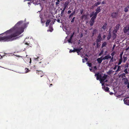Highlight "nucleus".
<instances>
[{
  "label": "nucleus",
  "instance_id": "f257e3e1",
  "mask_svg": "<svg viewBox=\"0 0 129 129\" xmlns=\"http://www.w3.org/2000/svg\"><path fill=\"white\" fill-rule=\"evenodd\" d=\"M22 21H19L12 28L7 31L5 33H10L13 32V33L7 36L0 37V41L8 42L16 40L17 38L15 37L18 36L22 33L25 27L26 24L24 23L22 24Z\"/></svg>",
  "mask_w": 129,
  "mask_h": 129
},
{
  "label": "nucleus",
  "instance_id": "f03ea898",
  "mask_svg": "<svg viewBox=\"0 0 129 129\" xmlns=\"http://www.w3.org/2000/svg\"><path fill=\"white\" fill-rule=\"evenodd\" d=\"M41 61L39 62L40 66L42 67H45L46 65L49 63V62L47 59L42 58L41 59Z\"/></svg>",
  "mask_w": 129,
  "mask_h": 129
},
{
  "label": "nucleus",
  "instance_id": "7ed1b4c3",
  "mask_svg": "<svg viewBox=\"0 0 129 129\" xmlns=\"http://www.w3.org/2000/svg\"><path fill=\"white\" fill-rule=\"evenodd\" d=\"M96 17L93 15V16L91 18L89 21L90 25L92 26L93 25L94 23V20L96 18Z\"/></svg>",
  "mask_w": 129,
  "mask_h": 129
},
{
  "label": "nucleus",
  "instance_id": "20e7f679",
  "mask_svg": "<svg viewBox=\"0 0 129 129\" xmlns=\"http://www.w3.org/2000/svg\"><path fill=\"white\" fill-rule=\"evenodd\" d=\"M100 6H99L95 10L96 12L95 13H94V12H92V13H94V15L97 17V15L101 11V9H100Z\"/></svg>",
  "mask_w": 129,
  "mask_h": 129
},
{
  "label": "nucleus",
  "instance_id": "39448f33",
  "mask_svg": "<svg viewBox=\"0 0 129 129\" xmlns=\"http://www.w3.org/2000/svg\"><path fill=\"white\" fill-rule=\"evenodd\" d=\"M107 75L104 74V76L102 77L101 80H100V82H104L105 80L107 79Z\"/></svg>",
  "mask_w": 129,
  "mask_h": 129
},
{
  "label": "nucleus",
  "instance_id": "423d86ee",
  "mask_svg": "<svg viewBox=\"0 0 129 129\" xmlns=\"http://www.w3.org/2000/svg\"><path fill=\"white\" fill-rule=\"evenodd\" d=\"M95 76H96V79L97 80H100L102 77L101 74L99 72L95 73Z\"/></svg>",
  "mask_w": 129,
  "mask_h": 129
},
{
  "label": "nucleus",
  "instance_id": "0eeeda50",
  "mask_svg": "<svg viewBox=\"0 0 129 129\" xmlns=\"http://www.w3.org/2000/svg\"><path fill=\"white\" fill-rule=\"evenodd\" d=\"M118 14V12H113L111 14V16L112 18H117Z\"/></svg>",
  "mask_w": 129,
  "mask_h": 129
},
{
  "label": "nucleus",
  "instance_id": "6e6552de",
  "mask_svg": "<svg viewBox=\"0 0 129 129\" xmlns=\"http://www.w3.org/2000/svg\"><path fill=\"white\" fill-rule=\"evenodd\" d=\"M129 30V24L124 27L123 28V31L124 33H126Z\"/></svg>",
  "mask_w": 129,
  "mask_h": 129
},
{
  "label": "nucleus",
  "instance_id": "1a4fd4ad",
  "mask_svg": "<svg viewBox=\"0 0 129 129\" xmlns=\"http://www.w3.org/2000/svg\"><path fill=\"white\" fill-rule=\"evenodd\" d=\"M123 101L124 103L129 105V97H127L123 99Z\"/></svg>",
  "mask_w": 129,
  "mask_h": 129
},
{
  "label": "nucleus",
  "instance_id": "9d476101",
  "mask_svg": "<svg viewBox=\"0 0 129 129\" xmlns=\"http://www.w3.org/2000/svg\"><path fill=\"white\" fill-rule=\"evenodd\" d=\"M102 39L101 37V35L99 34L98 36L97 39L96 40V42H100Z\"/></svg>",
  "mask_w": 129,
  "mask_h": 129
},
{
  "label": "nucleus",
  "instance_id": "9b49d317",
  "mask_svg": "<svg viewBox=\"0 0 129 129\" xmlns=\"http://www.w3.org/2000/svg\"><path fill=\"white\" fill-rule=\"evenodd\" d=\"M37 71V73L38 75L40 76L41 77H42L44 75V74L42 71Z\"/></svg>",
  "mask_w": 129,
  "mask_h": 129
},
{
  "label": "nucleus",
  "instance_id": "f8f14e48",
  "mask_svg": "<svg viewBox=\"0 0 129 129\" xmlns=\"http://www.w3.org/2000/svg\"><path fill=\"white\" fill-rule=\"evenodd\" d=\"M103 60H104V59H103V58H102V57L98 58L96 59L97 61L99 64L101 63Z\"/></svg>",
  "mask_w": 129,
  "mask_h": 129
},
{
  "label": "nucleus",
  "instance_id": "ddd939ff",
  "mask_svg": "<svg viewBox=\"0 0 129 129\" xmlns=\"http://www.w3.org/2000/svg\"><path fill=\"white\" fill-rule=\"evenodd\" d=\"M111 58V56L109 55L108 54L107 55L103 57V59L104 60L108 59L109 58Z\"/></svg>",
  "mask_w": 129,
  "mask_h": 129
},
{
  "label": "nucleus",
  "instance_id": "4468645a",
  "mask_svg": "<svg viewBox=\"0 0 129 129\" xmlns=\"http://www.w3.org/2000/svg\"><path fill=\"white\" fill-rule=\"evenodd\" d=\"M102 88L104 90L107 92H109V88L108 87H105V86H104L102 87Z\"/></svg>",
  "mask_w": 129,
  "mask_h": 129
},
{
  "label": "nucleus",
  "instance_id": "2eb2a0df",
  "mask_svg": "<svg viewBox=\"0 0 129 129\" xmlns=\"http://www.w3.org/2000/svg\"><path fill=\"white\" fill-rule=\"evenodd\" d=\"M69 4V2L68 1H66L64 5V8L66 9L67 7L68 6Z\"/></svg>",
  "mask_w": 129,
  "mask_h": 129
},
{
  "label": "nucleus",
  "instance_id": "dca6fc26",
  "mask_svg": "<svg viewBox=\"0 0 129 129\" xmlns=\"http://www.w3.org/2000/svg\"><path fill=\"white\" fill-rule=\"evenodd\" d=\"M97 31V30L96 29L94 28L93 29L92 33V36H93L94 35L96 34Z\"/></svg>",
  "mask_w": 129,
  "mask_h": 129
},
{
  "label": "nucleus",
  "instance_id": "f3484780",
  "mask_svg": "<svg viewBox=\"0 0 129 129\" xmlns=\"http://www.w3.org/2000/svg\"><path fill=\"white\" fill-rule=\"evenodd\" d=\"M129 8V5H128L127 7L125 8L124 11L125 12H127L128 11V9Z\"/></svg>",
  "mask_w": 129,
  "mask_h": 129
},
{
  "label": "nucleus",
  "instance_id": "a211bd4d",
  "mask_svg": "<svg viewBox=\"0 0 129 129\" xmlns=\"http://www.w3.org/2000/svg\"><path fill=\"white\" fill-rule=\"evenodd\" d=\"M107 44V43L106 42H104L102 44V45L101 46V48H102L104 47H106Z\"/></svg>",
  "mask_w": 129,
  "mask_h": 129
},
{
  "label": "nucleus",
  "instance_id": "6ab92c4d",
  "mask_svg": "<svg viewBox=\"0 0 129 129\" xmlns=\"http://www.w3.org/2000/svg\"><path fill=\"white\" fill-rule=\"evenodd\" d=\"M107 24V23H105L102 26V28L104 30L106 29Z\"/></svg>",
  "mask_w": 129,
  "mask_h": 129
},
{
  "label": "nucleus",
  "instance_id": "aec40b11",
  "mask_svg": "<svg viewBox=\"0 0 129 129\" xmlns=\"http://www.w3.org/2000/svg\"><path fill=\"white\" fill-rule=\"evenodd\" d=\"M82 48H81V47L78 48H77L76 49L77 50V53L78 54L81 51V50L82 49Z\"/></svg>",
  "mask_w": 129,
  "mask_h": 129
},
{
  "label": "nucleus",
  "instance_id": "412c9836",
  "mask_svg": "<svg viewBox=\"0 0 129 129\" xmlns=\"http://www.w3.org/2000/svg\"><path fill=\"white\" fill-rule=\"evenodd\" d=\"M51 21L50 19L47 20L46 23V26L47 27L49 25V24Z\"/></svg>",
  "mask_w": 129,
  "mask_h": 129
},
{
  "label": "nucleus",
  "instance_id": "4be33fe9",
  "mask_svg": "<svg viewBox=\"0 0 129 129\" xmlns=\"http://www.w3.org/2000/svg\"><path fill=\"white\" fill-rule=\"evenodd\" d=\"M111 37V33H109V34H108V36L107 37V40H109L110 39Z\"/></svg>",
  "mask_w": 129,
  "mask_h": 129
},
{
  "label": "nucleus",
  "instance_id": "5701e85b",
  "mask_svg": "<svg viewBox=\"0 0 129 129\" xmlns=\"http://www.w3.org/2000/svg\"><path fill=\"white\" fill-rule=\"evenodd\" d=\"M116 34L115 33H112V38L113 40H114L116 38Z\"/></svg>",
  "mask_w": 129,
  "mask_h": 129
},
{
  "label": "nucleus",
  "instance_id": "b1692460",
  "mask_svg": "<svg viewBox=\"0 0 129 129\" xmlns=\"http://www.w3.org/2000/svg\"><path fill=\"white\" fill-rule=\"evenodd\" d=\"M77 50L76 48H74L73 50H70L69 51V52L70 53H72V52H77Z\"/></svg>",
  "mask_w": 129,
  "mask_h": 129
},
{
  "label": "nucleus",
  "instance_id": "393cba45",
  "mask_svg": "<svg viewBox=\"0 0 129 129\" xmlns=\"http://www.w3.org/2000/svg\"><path fill=\"white\" fill-rule=\"evenodd\" d=\"M120 26L119 24H118L116 25L114 28L118 30Z\"/></svg>",
  "mask_w": 129,
  "mask_h": 129
},
{
  "label": "nucleus",
  "instance_id": "a878e982",
  "mask_svg": "<svg viewBox=\"0 0 129 129\" xmlns=\"http://www.w3.org/2000/svg\"><path fill=\"white\" fill-rule=\"evenodd\" d=\"M66 9H64V8H63V10H62L61 12V14H60V15H61V17H62L63 16V13L64 12V11Z\"/></svg>",
  "mask_w": 129,
  "mask_h": 129
},
{
  "label": "nucleus",
  "instance_id": "bb28decb",
  "mask_svg": "<svg viewBox=\"0 0 129 129\" xmlns=\"http://www.w3.org/2000/svg\"><path fill=\"white\" fill-rule=\"evenodd\" d=\"M25 73H27L30 71V70L27 68H25Z\"/></svg>",
  "mask_w": 129,
  "mask_h": 129
},
{
  "label": "nucleus",
  "instance_id": "cd10ccee",
  "mask_svg": "<svg viewBox=\"0 0 129 129\" xmlns=\"http://www.w3.org/2000/svg\"><path fill=\"white\" fill-rule=\"evenodd\" d=\"M122 61V58H120L119 60V62L118 63V65H120Z\"/></svg>",
  "mask_w": 129,
  "mask_h": 129
},
{
  "label": "nucleus",
  "instance_id": "c85d7f7f",
  "mask_svg": "<svg viewBox=\"0 0 129 129\" xmlns=\"http://www.w3.org/2000/svg\"><path fill=\"white\" fill-rule=\"evenodd\" d=\"M129 64L128 62L126 63V64L125 65L124 68H127L128 67Z\"/></svg>",
  "mask_w": 129,
  "mask_h": 129
},
{
  "label": "nucleus",
  "instance_id": "c756f323",
  "mask_svg": "<svg viewBox=\"0 0 129 129\" xmlns=\"http://www.w3.org/2000/svg\"><path fill=\"white\" fill-rule=\"evenodd\" d=\"M101 3L99 2H97L95 3L94 4V6H98L100 5Z\"/></svg>",
  "mask_w": 129,
  "mask_h": 129
},
{
  "label": "nucleus",
  "instance_id": "7c9ffc66",
  "mask_svg": "<svg viewBox=\"0 0 129 129\" xmlns=\"http://www.w3.org/2000/svg\"><path fill=\"white\" fill-rule=\"evenodd\" d=\"M111 59L109 61L110 63L112 62L113 61V57H111Z\"/></svg>",
  "mask_w": 129,
  "mask_h": 129
},
{
  "label": "nucleus",
  "instance_id": "2f4dec72",
  "mask_svg": "<svg viewBox=\"0 0 129 129\" xmlns=\"http://www.w3.org/2000/svg\"><path fill=\"white\" fill-rule=\"evenodd\" d=\"M118 30L114 28L113 31V33H117Z\"/></svg>",
  "mask_w": 129,
  "mask_h": 129
},
{
  "label": "nucleus",
  "instance_id": "473e14b6",
  "mask_svg": "<svg viewBox=\"0 0 129 129\" xmlns=\"http://www.w3.org/2000/svg\"><path fill=\"white\" fill-rule=\"evenodd\" d=\"M124 58L123 61L124 62H125L126 60H127V57H126L123 56V57Z\"/></svg>",
  "mask_w": 129,
  "mask_h": 129
},
{
  "label": "nucleus",
  "instance_id": "72a5a7b5",
  "mask_svg": "<svg viewBox=\"0 0 129 129\" xmlns=\"http://www.w3.org/2000/svg\"><path fill=\"white\" fill-rule=\"evenodd\" d=\"M112 70H109L107 72V73L108 75H110L111 74V73L112 72Z\"/></svg>",
  "mask_w": 129,
  "mask_h": 129
},
{
  "label": "nucleus",
  "instance_id": "f704fd0d",
  "mask_svg": "<svg viewBox=\"0 0 129 129\" xmlns=\"http://www.w3.org/2000/svg\"><path fill=\"white\" fill-rule=\"evenodd\" d=\"M127 68H125L124 70V72L126 74H127L128 72L127 71Z\"/></svg>",
  "mask_w": 129,
  "mask_h": 129
},
{
  "label": "nucleus",
  "instance_id": "c9c22d12",
  "mask_svg": "<svg viewBox=\"0 0 129 129\" xmlns=\"http://www.w3.org/2000/svg\"><path fill=\"white\" fill-rule=\"evenodd\" d=\"M103 53V51L102 50L101 51V52L99 54V56H100Z\"/></svg>",
  "mask_w": 129,
  "mask_h": 129
},
{
  "label": "nucleus",
  "instance_id": "e433bc0d",
  "mask_svg": "<svg viewBox=\"0 0 129 129\" xmlns=\"http://www.w3.org/2000/svg\"><path fill=\"white\" fill-rule=\"evenodd\" d=\"M115 53V51L111 53V55L112 56V57H113Z\"/></svg>",
  "mask_w": 129,
  "mask_h": 129
},
{
  "label": "nucleus",
  "instance_id": "4c0bfd02",
  "mask_svg": "<svg viewBox=\"0 0 129 129\" xmlns=\"http://www.w3.org/2000/svg\"><path fill=\"white\" fill-rule=\"evenodd\" d=\"M125 73H123V74H121V76H122V77H126V75H125Z\"/></svg>",
  "mask_w": 129,
  "mask_h": 129
},
{
  "label": "nucleus",
  "instance_id": "58836bf2",
  "mask_svg": "<svg viewBox=\"0 0 129 129\" xmlns=\"http://www.w3.org/2000/svg\"><path fill=\"white\" fill-rule=\"evenodd\" d=\"M118 68L117 69L118 70H119V71H120L121 70V66H118Z\"/></svg>",
  "mask_w": 129,
  "mask_h": 129
},
{
  "label": "nucleus",
  "instance_id": "ea45409f",
  "mask_svg": "<svg viewBox=\"0 0 129 129\" xmlns=\"http://www.w3.org/2000/svg\"><path fill=\"white\" fill-rule=\"evenodd\" d=\"M88 66L89 67H91L92 66V64L91 63H88Z\"/></svg>",
  "mask_w": 129,
  "mask_h": 129
},
{
  "label": "nucleus",
  "instance_id": "a19ab883",
  "mask_svg": "<svg viewBox=\"0 0 129 129\" xmlns=\"http://www.w3.org/2000/svg\"><path fill=\"white\" fill-rule=\"evenodd\" d=\"M123 54V52H122V53H120V58H122V55Z\"/></svg>",
  "mask_w": 129,
  "mask_h": 129
},
{
  "label": "nucleus",
  "instance_id": "79ce46f5",
  "mask_svg": "<svg viewBox=\"0 0 129 129\" xmlns=\"http://www.w3.org/2000/svg\"><path fill=\"white\" fill-rule=\"evenodd\" d=\"M75 11H74L71 14V15L72 16H73L75 14Z\"/></svg>",
  "mask_w": 129,
  "mask_h": 129
},
{
  "label": "nucleus",
  "instance_id": "37998d69",
  "mask_svg": "<svg viewBox=\"0 0 129 129\" xmlns=\"http://www.w3.org/2000/svg\"><path fill=\"white\" fill-rule=\"evenodd\" d=\"M116 45L114 44L112 48V51H113Z\"/></svg>",
  "mask_w": 129,
  "mask_h": 129
},
{
  "label": "nucleus",
  "instance_id": "c03bdc74",
  "mask_svg": "<svg viewBox=\"0 0 129 129\" xmlns=\"http://www.w3.org/2000/svg\"><path fill=\"white\" fill-rule=\"evenodd\" d=\"M75 18V17H74L72 19L71 21L72 23H73V22H74Z\"/></svg>",
  "mask_w": 129,
  "mask_h": 129
},
{
  "label": "nucleus",
  "instance_id": "a18cd8bd",
  "mask_svg": "<svg viewBox=\"0 0 129 129\" xmlns=\"http://www.w3.org/2000/svg\"><path fill=\"white\" fill-rule=\"evenodd\" d=\"M71 40L72 39H69L68 40V41L69 43H71Z\"/></svg>",
  "mask_w": 129,
  "mask_h": 129
},
{
  "label": "nucleus",
  "instance_id": "49530a36",
  "mask_svg": "<svg viewBox=\"0 0 129 129\" xmlns=\"http://www.w3.org/2000/svg\"><path fill=\"white\" fill-rule=\"evenodd\" d=\"M83 9H82L81 10V11H80V13L81 14H82L83 13Z\"/></svg>",
  "mask_w": 129,
  "mask_h": 129
},
{
  "label": "nucleus",
  "instance_id": "de8ad7c7",
  "mask_svg": "<svg viewBox=\"0 0 129 129\" xmlns=\"http://www.w3.org/2000/svg\"><path fill=\"white\" fill-rule=\"evenodd\" d=\"M57 21L59 23H61V22H60V20L59 19H57Z\"/></svg>",
  "mask_w": 129,
  "mask_h": 129
},
{
  "label": "nucleus",
  "instance_id": "09e8293b",
  "mask_svg": "<svg viewBox=\"0 0 129 129\" xmlns=\"http://www.w3.org/2000/svg\"><path fill=\"white\" fill-rule=\"evenodd\" d=\"M102 4H106V2L105 1H103L102 2Z\"/></svg>",
  "mask_w": 129,
  "mask_h": 129
},
{
  "label": "nucleus",
  "instance_id": "8fccbe9b",
  "mask_svg": "<svg viewBox=\"0 0 129 129\" xmlns=\"http://www.w3.org/2000/svg\"><path fill=\"white\" fill-rule=\"evenodd\" d=\"M92 14H90V17H92V16H93L94 13H92Z\"/></svg>",
  "mask_w": 129,
  "mask_h": 129
},
{
  "label": "nucleus",
  "instance_id": "3c124183",
  "mask_svg": "<svg viewBox=\"0 0 129 129\" xmlns=\"http://www.w3.org/2000/svg\"><path fill=\"white\" fill-rule=\"evenodd\" d=\"M39 59H40L39 57H38L37 58H35V60H36L37 61L38 60H37L38 59V60H38Z\"/></svg>",
  "mask_w": 129,
  "mask_h": 129
},
{
  "label": "nucleus",
  "instance_id": "603ef678",
  "mask_svg": "<svg viewBox=\"0 0 129 129\" xmlns=\"http://www.w3.org/2000/svg\"><path fill=\"white\" fill-rule=\"evenodd\" d=\"M117 66L116 65H115V67H114L113 69L114 70H115L117 68Z\"/></svg>",
  "mask_w": 129,
  "mask_h": 129
},
{
  "label": "nucleus",
  "instance_id": "864d4df0",
  "mask_svg": "<svg viewBox=\"0 0 129 129\" xmlns=\"http://www.w3.org/2000/svg\"><path fill=\"white\" fill-rule=\"evenodd\" d=\"M94 69L95 70H97V68L96 66H95L93 67Z\"/></svg>",
  "mask_w": 129,
  "mask_h": 129
},
{
  "label": "nucleus",
  "instance_id": "5fc2aeb1",
  "mask_svg": "<svg viewBox=\"0 0 129 129\" xmlns=\"http://www.w3.org/2000/svg\"><path fill=\"white\" fill-rule=\"evenodd\" d=\"M84 17H85V18H86V16H85V15H82V18H83Z\"/></svg>",
  "mask_w": 129,
  "mask_h": 129
},
{
  "label": "nucleus",
  "instance_id": "6e6d98bb",
  "mask_svg": "<svg viewBox=\"0 0 129 129\" xmlns=\"http://www.w3.org/2000/svg\"><path fill=\"white\" fill-rule=\"evenodd\" d=\"M102 84V86H104V82H102L101 83Z\"/></svg>",
  "mask_w": 129,
  "mask_h": 129
},
{
  "label": "nucleus",
  "instance_id": "4d7b16f0",
  "mask_svg": "<svg viewBox=\"0 0 129 129\" xmlns=\"http://www.w3.org/2000/svg\"><path fill=\"white\" fill-rule=\"evenodd\" d=\"M71 11L69 10L68 11V14H70L71 13Z\"/></svg>",
  "mask_w": 129,
  "mask_h": 129
},
{
  "label": "nucleus",
  "instance_id": "13d9d810",
  "mask_svg": "<svg viewBox=\"0 0 129 129\" xmlns=\"http://www.w3.org/2000/svg\"><path fill=\"white\" fill-rule=\"evenodd\" d=\"M74 33L73 32V34H72V35L71 36V37H72L73 38V36H74Z\"/></svg>",
  "mask_w": 129,
  "mask_h": 129
},
{
  "label": "nucleus",
  "instance_id": "bf43d9fd",
  "mask_svg": "<svg viewBox=\"0 0 129 129\" xmlns=\"http://www.w3.org/2000/svg\"><path fill=\"white\" fill-rule=\"evenodd\" d=\"M125 50L126 51H127L128 50H129V46L127 48H126V49Z\"/></svg>",
  "mask_w": 129,
  "mask_h": 129
},
{
  "label": "nucleus",
  "instance_id": "052dcab7",
  "mask_svg": "<svg viewBox=\"0 0 129 129\" xmlns=\"http://www.w3.org/2000/svg\"><path fill=\"white\" fill-rule=\"evenodd\" d=\"M53 30V29L52 28H52H51V30H49V31H50V32H52V31Z\"/></svg>",
  "mask_w": 129,
  "mask_h": 129
},
{
  "label": "nucleus",
  "instance_id": "680f3d73",
  "mask_svg": "<svg viewBox=\"0 0 129 129\" xmlns=\"http://www.w3.org/2000/svg\"><path fill=\"white\" fill-rule=\"evenodd\" d=\"M96 47L97 48H98L99 47L98 44V42H97Z\"/></svg>",
  "mask_w": 129,
  "mask_h": 129
},
{
  "label": "nucleus",
  "instance_id": "e2e57ef3",
  "mask_svg": "<svg viewBox=\"0 0 129 129\" xmlns=\"http://www.w3.org/2000/svg\"><path fill=\"white\" fill-rule=\"evenodd\" d=\"M59 3L57 2H56L55 3V4H56V5H57L58 4H59Z\"/></svg>",
  "mask_w": 129,
  "mask_h": 129
},
{
  "label": "nucleus",
  "instance_id": "0e129e2a",
  "mask_svg": "<svg viewBox=\"0 0 129 129\" xmlns=\"http://www.w3.org/2000/svg\"><path fill=\"white\" fill-rule=\"evenodd\" d=\"M83 34H82H82H81V35H80V37L81 38V37H83Z\"/></svg>",
  "mask_w": 129,
  "mask_h": 129
},
{
  "label": "nucleus",
  "instance_id": "69168bd1",
  "mask_svg": "<svg viewBox=\"0 0 129 129\" xmlns=\"http://www.w3.org/2000/svg\"><path fill=\"white\" fill-rule=\"evenodd\" d=\"M82 62H83V63H84L85 62V60H84V59H82Z\"/></svg>",
  "mask_w": 129,
  "mask_h": 129
},
{
  "label": "nucleus",
  "instance_id": "338daca9",
  "mask_svg": "<svg viewBox=\"0 0 129 129\" xmlns=\"http://www.w3.org/2000/svg\"><path fill=\"white\" fill-rule=\"evenodd\" d=\"M72 16L71 15V14L70 15V16H69V18H71L72 17Z\"/></svg>",
  "mask_w": 129,
  "mask_h": 129
},
{
  "label": "nucleus",
  "instance_id": "774afa93",
  "mask_svg": "<svg viewBox=\"0 0 129 129\" xmlns=\"http://www.w3.org/2000/svg\"><path fill=\"white\" fill-rule=\"evenodd\" d=\"M119 71V70H118V69H117V70L115 72H117Z\"/></svg>",
  "mask_w": 129,
  "mask_h": 129
}]
</instances>
